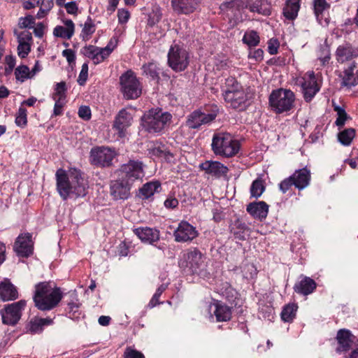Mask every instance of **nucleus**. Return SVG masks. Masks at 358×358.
Instances as JSON below:
<instances>
[{"instance_id":"nucleus-42","label":"nucleus","mask_w":358,"mask_h":358,"mask_svg":"<svg viewBox=\"0 0 358 358\" xmlns=\"http://www.w3.org/2000/svg\"><path fill=\"white\" fill-rule=\"evenodd\" d=\"M55 91V92L52 95L53 99L64 101L66 98L65 92L66 91V83L64 82L57 83Z\"/></svg>"},{"instance_id":"nucleus-39","label":"nucleus","mask_w":358,"mask_h":358,"mask_svg":"<svg viewBox=\"0 0 358 358\" xmlns=\"http://www.w3.org/2000/svg\"><path fill=\"white\" fill-rule=\"evenodd\" d=\"M243 41L250 47L256 46L259 43V36L255 31H248L244 34Z\"/></svg>"},{"instance_id":"nucleus-14","label":"nucleus","mask_w":358,"mask_h":358,"mask_svg":"<svg viewBox=\"0 0 358 358\" xmlns=\"http://www.w3.org/2000/svg\"><path fill=\"white\" fill-rule=\"evenodd\" d=\"M299 84L302 88L304 99L307 101H310L320 90V87L313 71L306 73L304 77L299 80Z\"/></svg>"},{"instance_id":"nucleus-32","label":"nucleus","mask_w":358,"mask_h":358,"mask_svg":"<svg viewBox=\"0 0 358 358\" xmlns=\"http://www.w3.org/2000/svg\"><path fill=\"white\" fill-rule=\"evenodd\" d=\"M300 8V0H287L283 8V15L288 20H294Z\"/></svg>"},{"instance_id":"nucleus-63","label":"nucleus","mask_w":358,"mask_h":358,"mask_svg":"<svg viewBox=\"0 0 358 358\" xmlns=\"http://www.w3.org/2000/svg\"><path fill=\"white\" fill-rule=\"evenodd\" d=\"M66 12L69 14H76L78 11V6L74 1L68 2L64 4Z\"/></svg>"},{"instance_id":"nucleus-15","label":"nucleus","mask_w":358,"mask_h":358,"mask_svg":"<svg viewBox=\"0 0 358 358\" xmlns=\"http://www.w3.org/2000/svg\"><path fill=\"white\" fill-rule=\"evenodd\" d=\"M198 235L196 228L186 221H181L173 233L175 241L178 243L190 242Z\"/></svg>"},{"instance_id":"nucleus-28","label":"nucleus","mask_w":358,"mask_h":358,"mask_svg":"<svg viewBox=\"0 0 358 358\" xmlns=\"http://www.w3.org/2000/svg\"><path fill=\"white\" fill-rule=\"evenodd\" d=\"M148 152L151 156L165 159L169 162H171L173 158V154L167 150L165 145L162 143H150L148 146Z\"/></svg>"},{"instance_id":"nucleus-48","label":"nucleus","mask_w":358,"mask_h":358,"mask_svg":"<svg viewBox=\"0 0 358 358\" xmlns=\"http://www.w3.org/2000/svg\"><path fill=\"white\" fill-rule=\"evenodd\" d=\"M144 71L147 75H149L153 79H156L159 78L158 69L156 64L153 63H150L148 65L143 66Z\"/></svg>"},{"instance_id":"nucleus-56","label":"nucleus","mask_w":358,"mask_h":358,"mask_svg":"<svg viewBox=\"0 0 358 358\" xmlns=\"http://www.w3.org/2000/svg\"><path fill=\"white\" fill-rule=\"evenodd\" d=\"M78 115L80 118L88 120L91 117V110L90 107L86 106H82L79 108Z\"/></svg>"},{"instance_id":"nucleus-29","label":"nucleus","mask_w":358,"mask_h":358,"mask_svg":"<svg viewBox=\"0 0 358 358\" xmlns=\"http://www.w3.org/2000/svg\"><path fill=\"white\" fill-rule=\"evenodd\" d=\"M18 294L15 287L8 281L0 282V299L3 301L15 300Z\"/></svg>"},{"instance_id":"nucleus-10","label":"nucleus","mask_w":358,"mask_h":358,"mask_svg":"<svg viewBox=\"0 0 358 358\" xmlns=\"http://www.w3.org/2000/svg\"><path fill=\"white\" fill-rule=\"evenodd\" d=\"M116 153L114 150L106 147L94 148L90 151V162L92 164L99 166H109Z\"/></svg>"},{"instance_id":"nucleus-45","label":"nucleus","mask_w":358,"mask_h":358,"mask_svg":"<svg viewBox=\"0 0 358 358\" xmlns=\"http://www.w3.org/2000/svg\"><path fill=\"white\" fill-rule=\"evenodd\" d=\"M15 123L18 127H23L27 125V110L20 106L15 118Z\"/></svg>"},{"instance_id":"nucleus-7","label":"nucleus","mask_w":358,"mask_h":358,"mask_svg":"<svg viewBox=\"0 0 358 358\" xmlns=\"http://www.w3.org/2000/svg\"><path fill=\"white\" fill-rule=\"evenodd\" d=\"M120 90L126 99H135L141 94V84L134 73L127 71L120 78Z\"/></svg>"},{"instance_id":"nucleus-34","label":"nucleus","mask_w":358,"mask_h":358,"mask_svg":"<svg viewBox=\"0 0 358 358\" xmlns=\"http://www.w3.org/2000/svg\"><path fill=\"white\" fill-rule=\"evenodd\" d=\"M330 8V4L326 0H313L314 13L317 20L320 22L323 13Z\"/></svg>"},{"instance_id":"nucleus-60","label":"nucleus","mask_w":358,"mask_h":358,"mask_svg":"<svg viewBox=\"0 0 358 358\" xmlns=\"http://www.w3.org/2000/svg\"><path fill=\"white\" fill-rule=\"evenodd\" d=\"M178 205V200L172 196H169L164 201V206L167 208H175Z\"/></svg>"},{"instance_id":"nucleus-27","label":"nucleus","mask_w":358,"mask_h":358,"mask_svg":"<svg viewBox=\"0 0 358 358\" xmlns=\"http://www.w3.org/2000/svg\"><path fill=\"white\" fill-rule=\"evenodd\" d=\"M317 284L312 278L303 276L302 279L294 286V290L303 295H308L316 289Z\"/></svg>"},{"instance_id":"nucleus-62","label":"nucleus","mask_w":358,"mask_h":358,"mask_svg":"<svg viewBox=\"0 0 358 358\" xmlns=\"http://www.w3.org/2000/svg\"><path fill=\"white\" fill-rule=\"evenodd\" d=\"M62 55L66 57L67 62L71 64L75 62L76 55L73 50L71 49H66L63 50Z\"/></svg>"},{"instance_id":"nucleus-46","label":"nucleus","mask_w":358,"mask_h":358,"mask_svg":"<svg viewBox=\"0 0 358 358\" xmlns=\"http://www.w3.org/2000/svg\"><path fill=\"white\" fill-rule=\"evenodd\" d=\"M35 23V19L31 15H27L24 17H21L19 20L18 25L21 29L32 28Z\"/></svg>"},{"instance_id":"nucleus-31","label":"nucleus","mask_w":358,"mask_h":358,"mask_svg":"<svg viewBox=\"0 0 358 358\" xmlns=\"http://www.w3.org/2000/svg\"><path fill=\"white\" fill-rule=\"evenodd\" d=\"M215 307L214 314L217 322H227L231 318V309L228 306L217 301L214 303Z\"/></svg>"},{"instance_id":"nucleus-36","label":"nucleus","mask_w":358,"mask_h":358,"mask_svg":"<svg viewBox=\"0 0 358 358\" xmlns=\"http://www.w3.org/2000/svg\"><path fill=\"white\" fill-rule=\"evenodd\" d=\"M95 31V25L92 19L88 17L86 22L83 25V29L80 34V37L85 41H88L91 35Z\"/></svg>"},{"instance_id":"nucleus-16","label":"nucleus","mask_w":358,"mask_h":358,"mask_svg":"<svg viewBox=\"0 0 358 358\" xmlns=\"http://www.w3.org/2000/svg\"><path fill=\"white\" fill-rule=\"evenodd\" d=\"M132 184L122 177L113 180L110 185V194L116 200L127 199L130 195Z\"/></svg>"},{"instance_id":"nucleus-17","label":"nucleus","mask_w":358,"mask_h":358,"mask_svg":"<svg viewBox=\"0 0 358 358\" xmlns=\"http://www.w3.org/2000/svg\"><path fill=\"white\" fill-rule=\"evenodd\" d=\"M336 339L338 341V347L337 352H346L351 349L356 348L357 344V339L356 336H353L349 330L341 329L338 331Z\"/></svg>"},{"instance_id":"nucleus-55","label":"nucleus","mask_w":358,"mask_h":358,"mask_svg":"<svg viewBox=\"0 0 358 358\" xmlns=\"http://www.w3.org/2000/svg\"><path fill=\"white\" fill-rule=\"evenodd\" d=\"M243 276L246 278H252L256 275V268L253 264H248L244 266Z\"/></svg>"},{"instance_id":"nucleus-19","label":"nucleus","mask_w":358,"mask_h":358,"mask_svg":"<svg viewBox=\"0 0 358 358\" xmlns=\"http://www.w3.org/2000/svg\"><path fill=\"white\" fill-rule=\"evenodd\" d=\"M200 0H171L173 11L178 15H189L197 9Z\"/></svg>"},{"instance_id":"nucleus-13","label":"nucleus","mask_w":358,"mask_h":358,"mask_svg":"<svg viewBox=\"0 0 358 358\" xmlns=\"http://www.w3.org/2000/svg\"><path fill=\"white\" fill-rule=\"evenodd\" d=\"M217 115V108L210 113H205L200 110H194L187 117L186 124L190 129H199L201 125L213 122Z\"/></svg>"},{"instance_id":"nucleus-18","label":"nucleus","mask_w":358,"mask_h":358,"mask_svg":"<svg viewBox=\"0 0 358 358\" xmlns=\"http://www.w3.org/2000/svg\"><path fill=\"white\" fill-rule=\"evenodd\" d=\"M335 56L338 63L343 64L358 57V48L346 43L337 48Z\"/></svg>"},{"instance_id":"nucleus-1","label":"nucleus","mask_w":358,"mask_h":358,"mask_svg":"<svg viewBox=\"0 0 358 358\" xmlns=\"http://www.w3.org/2000/svg\"><path fill=\"white\" fill-rule=\"evenodd\" d=\"M57 190L63 200L71 196H84L87 194V183L81 173L76 169H71L67 173L59 169L56 174Z\"/></svg>"},{"instance_id":"nucleus-25","label":"nucleus","mask_w":358,"mask_h":358,"mask_svg":"<svg viewBox=\"0 0 358 358\" xmlns=\"http://www.w3.org/2000/svg\"><path fill=\"white\" fill-rule=\"evenodd\" d=\"M294 182V187L299 190L307 187L310 181V171L306 167L295 171L292 175Z\"/></svg>"},{"instance_id":"nucleus-22","label":"nucleus","mask_w":358,"mask_h":358,"mask_svg":"<svg viewBox=\"0 0 358 358\" xmlns=\"http://www.w3.org/2000/svg\"><path fill=\"white\" fill-rule=\"evenodd\" d=\"M199 168L207 174L217 178L226 176L229 171L226 166L217 161H206L199 165Z\"/></svg>"},{"instance_id":"nucleus-59","label":"nucleus","mask_w":358,"mask_h":358,"mask_svg":"<svg viewBox=\"0 0 358 358\" xmlns=\"http://www.w3.org/2000/svg\"><path fill=\"white\" fill-rule=\"evenodd\" d=\"M248 57L255 59L256 61H261L264 58V51L260 48L250 50Z\"/></svg>"},{"instance_id":"nucleus-58","label":"nucleus","mask_w":358,"mask_h":358,"mask_svg":"<svg viewBox=\"0 0 358 358\" xmlns=\"http://www.w3.org/2000/svg\"><path fill=\"white\" fill-rule=\"evenodd\" d=\"M99 50V48L94 46V45H89L87 47L85 48V52L84 54L89 58H90L92 60L94 58V56L96 55L98 51Z\"/></svg>"},{"instance_id":"nucleus-6","label":"nucleus","mask_w":358,"mask_h":358,"mask_svg":"<svg viewBox=\"0 0 358 358\" xmlns=\"http://www.w3.org/2000/svg\"><path fill=\"white\" fill-rule=\"evenodd\" d=\"M268 101L272 110L276 113H282L293 108L295 94L290 90L279 88L272 91Z\"/></svg>"},{"instance_id":"nucleus-24","label":"nucleus","mask_w":358,"mask_h":358,"mask_svg":"<svg viewBox=\"0 0 358 358\" xmlns=\"http://www.w3.org/2000/svg\"><path fill=\"white\" fill-rule=\"evenodd\" d=\"M134 232L144 243L152 244L159 239V231L156 229L139 227L135 229Z\"/></svg>"},{"instance_id":"nucleus-61","label":"nucleus","mask_w":358,"mask_h":358,"mask_svg":"<svg viewBox=\"0 0 358 358\" xmlns=\"http://www.w3.org/2000/svg\"><path fill=\"white\" fill-rule=\"evenodd\" d=\"M117 17L120 23H125L129 18V13L124 9H120L117 12Z\"/></svg>"},{"instance_id":"nucleus-8","label":"nucleus","mask_w":358,"mask_h":358,"mask_svg":"<svg viewBox=\"0 0 358 358\" xmlns=\"http://www.w3.org/2000/svg\"><path fill=\"white\" fill-rule=\"evenodd\" d=\"M168 64L175 71H184L189 64L187 51L178 45L171 46L168 53Z\"/></svg>"},{"instance_id":"nucleus-54","label":"nucleus","mask_w":358,"mask_h":358,"mask_svg":"<svg viewBox=\"0 0 358 358\" xmlns=\"http://www.w3.org/2000/svg\"><path fill=\"white\" fill-rule=\"evenodd\" d=\"M43 329L42 323L39 318H34L30 321L29 323V331L31 333H36L41 331Z\"/></svg>"},{"instance_id":"nucleus-3","label":"nucleus","mask_w":358,"mask_h":358,"mask_svg":"<svg viewBox=\"0 0 358 358\" xmlns=\"http://www.w3.org/2000/svg\"><path fill=\"white\" fill-rule=\"evenodd\" d=\"M171 119L170 113L164 112L161 108H152L142 116L141 125L150 134H159L169 126Z\"/></svg>"},{"instance_id":"nucleus-30","label":"nucleus","mask_w":358,"mask_h":358,"mask_svg":"<svg viewBox=\"0 0 358 358\" xmlns=\"http://www.w3.org/2000/svg\"><path fill=\"white\" fill-rule=\"evenodd\" d=\"M246 7L251 12H256L263 15H269L271 14V6L265 0H250Z\"/></svg>"},{"instance_id":"nucleus-12","label":"nucleus","mask_w":358,"mask_h":358,"mask_svg":"<svg viewBox=\"0 0 358 358\" xmlns=\"http://www.w3.org/2000/svg\"><path fill=\"white\" fill-rule=\"evenodd\" d=\"M133 114L127 108L120 110L115 117L113 129H114L120 138L126 136L127 129L132 124Z\"/></svg>"},{"instance_id":"nucleus-50","label":"nucleus","mask_w":358,"mask_h":358,"mask_svg":"<svg viewBox=\"0 0 358 358\" xmlns=\"http://www.w3.org/2000/svg\"><path fill=\"white\" fill-rule=\"evenodd\" d=\"M294 186V180L291 176L284 179L279 185V188L282 193H286L289 189L292 186Z\"/></svg>"},{"instance_id":"nucleus-44","label":"nucleus","mask_w":358,"mask_h":358,"mask_svg":"<svg viewBox=\"0 0 358 358\" xmlns=\"http://www.w3.org/2000/svg\"><path fill=\"white\" fill-rule=\"evenodd\" d=\"M55 36L69 39L72 37L74 32L69 29L67 27L62 26H57L53 31Z\"/></svg>"},{"instance_id":"nucleus-40","label":"nucleus","mask_w":358,"mask_h":358,"mask_svg":"<svg viewBox=\"0 0 358 358\" xmlns=\"http://www.w3.org/2000/svg\"><path fill=\"white\" fill-rule=\"evenodd\" d=\"M265 187L263 185V181L257 179L253 181L250 187V194L252 197L258 198L264 192Z\"/></svg>"},{"instance_id":"nucleus-53","label":"nucleus","mask_w":358,"mask_h":358,"mask_svg":"<svg viewBox=\"0 0 358 358\" xmlns=\"http://www.w3.org/2000/svg\"><path fill=\"white\" fill-rule=\"evenodd\" d=\"M17 51L18 55L21 58H24L27 56L29 52H30V44L29 43H18Z\"/></svg>"},{"instance_id":"nucleus-2","label":"nucleus","mask_w":358,"mask_h":358,"mask_svg":"<svg viewBox=\"0 0 358 358\" xmlns=\"http://www.w3.org/2000/svg\"><path fill=\"white\" fill-rule=\"evenodd\" d=\"M34 301L38 309L45 311L56 307L63 295L59 287H52L50 282H42L36 285Z\"/></svg>"},{"instance_id":"nucleus-43","label":"nucleus","mask_w":358,"mask_h":358,"mask_svg":"<svg viewBox=\"0 0 358 358\" xmlns=\"http://www.w3.org/2000/svg\"><path fill=\"white\" fill-rule=\"evenodd\" d=\"M334 110L337 113L338 115L335 122L336 124L339 127H343L345 124V121L349 118V116L346 113L345 110L338 106L334 107Z\"/></svg>"},{"instance_id":"nucleus-9","label":"nucleus","mask_w":358,"mask_h":358,"mask_svg":"<svg viewBox=\"0 0 358 358\" xmlns=\"http://www.w3.org/2000/svg\"><path fill=\"white\" fill-rule=\"evenodd\" d=\"M26 306L24 300L8 304L0 310L2 322L6 325H15L20 320L22 315V310Z\"/></svg>"},{"instance_id":"nucleus-49","label":"nucleus","mask_w":358,"mask_h":358,"mask_svg":"<svg viewBox=\"0 0 358 358\" xmlns=\"http://www.w3.org/2000/svg\"><path fill=\"white\" fill-rule=\"evenodd\" d=\"M166 287L167 286L166 285H162L161 286H159L158 287V289H157L156 292L155 293V294L153 295L152 299L150 300V301L149 303V306L151 308H153L154 306H156V304L158 303L159 298L161 296V294L163 293V292H164V290L166 289Z\"/></svg>"},{"instance_id":"nucleus-64","label":"nucleus","mask_w":358,"mask_h":358,"mask_svg":"<svg viewBox=\"0 0 358 358\" xmlns=\"http://www.w3.org/2000/svg\"><path fill=\"white\" fill-rule=\"evenodd\" d=\"M44 25L43 23L40 22L36 24V27L34 29V32L36 36L38 38H42L44 34Z\"/></svg>"},{"instance_id":"nucleus-38","label":"nucleus","mask_w":358,"mask_h":358,"mask_svg":"<svg viewBox=\"0 0 358 358\" xmlns=\"http://www.w3.org/2000/svg\"><path fill=\"white\" fill-rule=\"evenodd\" d=\"M15 76L17 80L23 83L27 79L31 78L30 70L26 65H20L15 70Z\"/></svg>"},{"instance_id":"nucleus-51","label":"nucleus","mask_w":358,"mask_h":358,"mask_svg":"<svg viewBox=\"0 0 358 358\" xmlns=\"http://www.w3.org/2000/svg\"><path fill=\"white\" fill-rule=\"evenodd\" d=\"M115 47V44L113 43L112 40L105 48H99V52L103 56V62L110 55Z\"/></svg>"},{"instance_id":"nucleus-47","label":"nucleus","mask_w":358,"mask_h":358,"mask_svg":"<svg viewBox=\"0 0 358 358\" xmlns=\"http://www.w3.org/2000/svg\"><path fill=\"white\" fill-rule=\"evenodd\" d=\"M14 33L17 38L18 43H29V41L32 39L31 33L29 31L24 30L20 33L15 31Z\"/></svg>"},{"instance_id":"nucleus-20","label":"nucleus","mask_w":358,"mask_h":358,"mask_svg":"<svg viewBox=\"0 0 358 358\" xmlns=\"http://www.w3.org/2000/svg\"><path fill=\"white\" fill-rule=\"evenodd\" d=\"M13 249L18 256L25 257L29 256L33 250L31 236L29 234L20 235L14 244Z\"/></svg>"},{"instance_id":"nucleus-37","label":"nucleus","mask_w":358,"mask_h":358,"mask_svg":"<svg viewBox=\"0 0 358 358\" xmlns=\"http://www.w3.org/2000/svg\"><path fill=\"white\" fill-rule=\"evenodd\" d=\"M355 136V130L352 128L345 129L338 135V141L344 145H349Z\"/></svg>"},{"instance_id":"nucleus-35","label":"nucleus","mask_w":358,"mask_h":358,"mask_svg":"<svg viewBox=\"0 0 358 358\" xmlns=\"http://www.w3.org/2000/svg\"><path fill=\"white\" fill-rule=\"evenodd\" d=\"M298 306L294 303L285 306L281 313V318L283 321L289 322L295 317Z\"/></svg>"},{"instance_id":"nucleus-4","label":"nucleus","mask_w":358,"mask_h":358,"mask_svg":"<svg viewBox=\"0 0 358 358\" xmlns=\"http://www.w3.org/2000/svg\"><path fill=\"white\" fill-rule=\"evenodd\" d=\"M226 85L227 89L223 94L224 101L234 109L244 110L248 99L242 86L234 78H227Z\"/></svg>"},{"instance_id":"nucleus-26","label":"nucleus","mask_w":358,"mask_h":358,"mask_svg":"<svg viewBox=\"0 0 358 358\" xmlns=\"http://www.w3.org/2000/svg\"><path fill=\"white\" fill-rule=\"evenodd\" d=\"M246 210L255 218L262 220L268 215V206L264 201L252 202L248 205Z\"/></svg>"},{"instance_id":"nucleus-33","label":"nucleus","mask_w":358,"mask_h":358,"mask_svg":"<svg viewBox=\"0 0 358 358\" xmlns=\"http://www.w3.org/2000/svg\"><path fill=\"white\" fill-rule=\"evenodd\" d=\"M160 183L158 181L147 182L140 189V193L144 198L148 199L158 192Z\"/></svg>"},{"instance_id":"nucleus-52","label":"nucleus","mask_w":358,"mask_h":358,"mask_svg":"<svg viewBox=\"0 0 358 358\" xmlns=\"http://www.w3.org/2000/svg\"><path fill=\"white\" fill-rule=\"evenodd\" d=\"M124 358H145V356L139 351L127 348L124 352Z\"/></svg>"},{"instance_id":"nucleus-23","label":"nucleus","mask_w":358,"mask_h":358,"mask_svg":"<svg viewBox=\"0 0 358 358\" xmlns=\"http://www.w3.org/2000/svg\"><path fill=\"white\" fill-rule=\"evenodd\" d=\"M186 266L193 273H197L203 264V257L201 252L194 248L184 255Z\"/></svg>"},{"instance_id":"nucleus-21","label":"nucleus","mask_w":358,"mask_h":358,"mask_svg":"<svg viewBox=\"0 0 358 358\" xmlns=\"http://www.w3.org/2000/svg\"><path fill=\"white\" fill-rule=\"evenodd\" d=\"M355 62H351L349 66L344 69L341 76V86L351 88L358 85V70Z\"/></svg>"},{"instance_id":"nucleus-41","label":"nucleus","mask_w":358,"mask_h":358,"mask_svg":"<svg viewBox=\"0 0 358 358\" xmlns=\"http://www.w3.org/2000/svg\"><path fill=\"white\" fill-rule=\"evenodd\" d=\"M243 8V2L242 0H231L224 2L221 4L220 8L222 10H240Z\"/></svg>"},{"instance_id":"nucleus-57","label":"nucleus","mask_w":358,"mask_h":358,"mask_svg":"<svg viewBox=\"0 0 358 358\" xmlns=\"http://www.w3.org/2000/svg\"><path fill=\"white\" fill-rule=\"evenodd\" d=\"M279 43L276 39L271 38L268 43V51L271 55H275L278 52Z\"/></svg>"},{"instance_id":"nucleus-11","label":"nucleus","mask_w":358,"mask_h":358,"mask_svg":"<svg viewBox=\"0 0 358 358\" xmlns=\"http://www.w3.org/2000/svg\"><path fill=\"white\" fill-rule=\"evenodd\" d=\"M120 173L122 178L133 184L134 181L141 180L144 176L143 164L131 160L121 166Z\"/></svg>"},{"instance_id":"nucleus-5","label":"nucleus","mask_w":358,"mask_h":358,"mask_svg":"<svg viewBox=\"0 0 358 358\" xmlns=\"http://www.w3.org/2000/svg\"><path fill=\"white\" fill-rule=\"evenodd\" d=\"M212 150L215 155L231 157L240 150V143L228 133H217L212 140Z\"/></svg>"}]
</instances>
